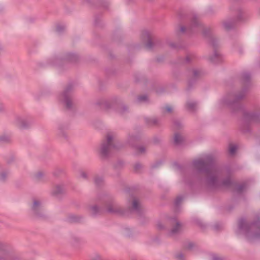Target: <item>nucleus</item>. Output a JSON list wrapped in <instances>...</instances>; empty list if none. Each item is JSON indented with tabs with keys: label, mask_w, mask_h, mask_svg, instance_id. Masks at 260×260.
<instances>
[{
	"label": "nucleus",
	"mask_w": 260,
	"mask_h": 260,
	"mask_svg": "<svg viewBox=\"0 0 260 260\" xmlns=\"http://www.w3.org/2000/svg\"><path fill=\"white\" fill-rule=\"evenodd\" d=\"M223 26L226 29H229L231 27L232 25L228 22H224L223 23Z\"/></svg>",
	"instance_id": "a211bd4d"
},
{
	"label": "nucleus",
	"mask_w": 260,
	"mask_h": 260,
	"mask_svg": "<svg viewBox=\"0 0 260 260\" xmlns=\"http://www.w3.org/2000/svg\"><path fill=\"white\" fill-rule=\"evenodd\" d=\"M138 150L140 153H142L145 152V148L144 146H140L138 148Z\"/></svg>",
	"instance_id": "f3484780"
},
{
	"label": "nucleus",
	"mask_w": 260,
	"mask_h": 260,
	"mask_svg": "<svg viewBox=\"0 0 260 260\" xmlns=\"http://www.w3.org/2000/svg\"><path fill=\"white\" fill-rule=\"evenodd\" d=\"M63 190V187L60 185L55 186L52 190V193L54 195H57L61 193Z\"/></svg>",
	"instance_id": "9d476101"
},
{
	"label": "nucleus",
	"mask_w": 260,
	"mask_h": 260,
	"mask_svg": "<svg viewBox=\"0 0 260 260\" xmlns=\"http://www.w3.org/2000/svg\"><path fill=\"white\" fill-rule=\"evenodd\" d=\"M20 120V118H18V121L17 122L18 124H20L19 120Z\"/></svg>",
	"instance_id": "bb28decb"
},
{
	"label": "nucleus",
	"mask_w": 260,
	"mask_h": 260,
	"mask_svg": "<svg viewBox=\"0 0 260 260\" xmlns=\"http://www.w3.org/2000/svg\"><path fill=\"white\" fill-rule=\"evenodd\" d=\"M181 229V225L177 221L176 222V225L170 231L171 235L178 233Z\"/></svg>",
	"instance_id": "1a4fd4ad"
},
{
	"label": "nucleus",
	"mask_w": 260,
	"mask_h": 260,
	"mask_svg": "<svg viewBox=\"0 0 260 260\" xmlns=\"http://www.w3.org/2000/svg\"><path fill=\"white\" fill-rule=\"evenodd\" d=\"M108 210H109V212H112L113 211L112 210H111L110 209H109Z\"/></svg>",
	"instance_id": "cd10ccee"
},
{
	"label": "nucleus",
	"mask_w": 260,
	"mask_h": 260,
	"mask_svg": "<svg viewBox=\"0 0 260 260\" xmlns=\"http://www.w3.org/2000/svg\"><path fill=\"white\" fill-rule=\"evenodd\" d=\"M60 100L68 108L71 106V98L68 91H65L60 95Z\"/></svg>",
	"instance_id": "39448f33"
},
{
	"label": "nucleus",
	"mask_w": 260,
	"mask_h": 260,
	"mask_svg": "<svg viewBox=\"0 0 260 260\" xmlns=\"http://www.w3.org/2000/svg\"><path fill=\"white\" fill-rule=\"evenodd\" d=\"M193 165L199 170L206 172L209 183H212L215 181L218 174V171L216 169L209 166L205 161L200 159L194 160L193 162Z\"/></svg>",
	"instance_id": "f257e3e1"
},
{
	"label": "nucleus",
	"mask_w": 260,
	"mask_h": 260,
	"mask_svg": "<svg viewBox=\"0 0 260 260\" xmlns=\"http://www.w3.org/2000/svg\"><path fill=\"white\" fill-rule=\"evenodd\" d=\"M255 227L254 224H247L244 219H241L239 221L238 232L240 234H244L247 239L250 240L253 238H256L260 236V229L258 232L250 234V231Z\"/></svg>",
	"instance_id": "f03ea898"
},
{
	"label": "nucleus",
	"mask_w": 260,
	"mask_h": 260,
	"mask_svg": "<svg viewBox=\"0 0 260 260\" xmlns=\"http://www.w3.org/2000/svg\"><path fill=\"white\" fill-rule=\"evenodd\" d=\"M179 200V198H177L176 202H178Z\"/></svg>",
	"instance_id": "c756f323"
},
{
	"label": "nucleus",
	"mask_w": 260,
	"mask_h": 260,
	"mask_svg": "<svg viewBox=\"0 0 260 260\" xmlns=\"http://www.w3.org/2000/svg\"><path fill=\"white\" fill-rule=\"evenodd\" d=\"M147 100V96L144 95V96H140L139 98H138V100L139 101H146Z\"/></svg>",
	"instance_id": "412c9836"
},
{
	"label": "nucleus",
	"mask_w": 260,
	"mask_h": 260,
	"mask_svg": "<svg viewBox=\"0 0 260 260\" xmlns=\"http://www.w3.org/2000/svg\"><path fill=\"white\" fill-rule=\"evenodd\" d=\"M139 203L137 200L134 199L133 202V208L134 210H137L138 209Z\"/></svg>",
	"instance_id": "2eb2a0df"
},
{
	"label": "nucleus",
	"mask_w": 260,
	"mask_h": 260,
	"mask_svg": "<svg viewBox=\"0 0 260 260\" xmlns=\"http://www.w3.org/2000/svg\"><path fill=\"white\" fill-rule=\"evenodd\" d=\"M237 149V146L234 144H231L229 146V152L230 154H234Z\"/></svg>",
	"instance_id": "f8f14e48"
},
{
	"label": "nucleus",
	"mask_w": 260,
	"mask_h": 260,
	"mask_svg": "<svg viewBox=\"0 0 260 260\" xmlns=\"http://www.w3.org/2000/svg\"><path fill=\"white\" fill-rule=\"evenodd\" d=\"M57 31H60V30H59V28H58V27H57Z\"/></svg>",
	"instance_id": "c85d7f7f"
},
{
	"label": "nucleus",
	"mask_w": 260,
	"mask_h": 260,
	"mask_svg": "<svg viewBox=\"0 0 260 260\" xmlns=\"http://www.w3.org/2000/svg\"><path fill=\"white\" fill-rule=\"evenodd\" d=\"M10 249L6 244L0 242V260H9Z\"/></svg>",
	"instance_id": "20e7f679"
},
{
	"label": "nucleus",
	"mask_w": 260,
	"mask_h": 260,
	"mask_svg": "<svg viewBox=\"0 0 260 260\" xmlns=\"http://www.w3.org/2000/svg\"><path fill=\"white\" fill-rule=\"evenodd\" d=\"M186 106L188 110L193 111L197 107V104L193 101H188L187 102Z\"/></svg>",
	"instance_id": "9b49d317"
},
{
	"label": "nucleus",
	"mask_w": 260,
	"mask_h": 260,
	"mask_svg": "<svg viewBox=\"0 0 260 260\" xmlns=\"http://www.w3.org/2000/svg\"><path fill=\"white\" fill-rule=\"evenodd\" d=\"M43 174L42 173L39 172V173H38L36 175V177H37V178H38V179H39V178H40L41 176H43Z\"/></svg>",
	"instance_id": "5701e85b"
},
{
	"label": "nucleus",
	"mask_w": 260,
	"mask_h": 260,
	"mask_svg": "<svg viewBox=\"0 0 260 260\" xmlns=\"http://www.w3.org/2000/svg\"><path fill=\"white\" fill-rule=\"evenodd\" d=\"M80 176L83 178H86L87 177V174L86 172L84 171H81L80 172Z\"/></svg>",
	"instance_id": "aec40b11"
},
{
	"label": "nucleus",
	"mask_w": 260,
	"mask_h": 260,
	"mask_svg": "<svg viewBox=\"0 0 260 260\" xmlns=\"http://www.w3.org/2000/svg\"><path fill=\"white\" fill-rule=\"evenodd\" d=\"M3 109V106L2 105H0V110H2Z\"/></svg>",
	"instance_id": "a878e982"
},
{
	"label": "nucleus",
	"mask_w": 260,
	"mask_h": 260,
	"mask_svg": "<svg viewBox=\"0 0 260 260\" xmlns=\"http://www.w3.org/2000/svg\"><path fill=\"white\" fill-rule=\"evenodd\" d=\"M172 107L170 106H167L164 108V112H172Z\"/></svg>",
	"instance_id": "dca6fc26"
},
{
	"label": "nucleus",
	"mask_w": 260,
	"mask_h": 260,
	"mask_svg": "<svg viewBox=\"0 0 260 260\" xmlns=\"http://www.w3.org/2000/svg\"><path fill=\"white\" fill-rule=\"evenodd\" d=\"M7 176V174L6 173H2L0 174V180H4Z\"/></svg>",
	"instance_id": "6ab92c4d"
},
{
	"label": "nucleus",
	"mask_w": 260,
	"mask_h": 260,
	"mask_svg": "<svg viewBox=\"0 0 260 260\" xmlns=\"http://www.w3.org/2000/svg\"><path fill=\"white\" fill-rule=\"evenodd\" d=\"M221 59V57L220 56V54L217 51H215L213 55L210 56L209 58V60L213 62H217L219 61H220Z\"/></svg>",
	"instance_id": "6e6552de"
},
{
	"label": "nucleus",
	"mask_w": 260,
	"mask_h": 260,
	"mask_svg": "<svg viewBox=\"0 0 260 260\" xmlns=\"http://www.w3.org/2000/svg\"><path fill=\"white\" fill-rule=\"evenodd\" d=\"M113 136L111 134H108L106 136V139L104 140L98 149V153L102 156H106L110 149L113 147L112 145V140Z\"/></svg>",
	"instance_id": "7ed1b4c3"
},
{
	"label": "nucleus",
	"mask_w": 260,
	"mask_h": 260,
	"mask_svg": "<svg viewBox=\"0 0 260 260\" xmlns=\"http://www.w3.org/2000/svg\"><path fill=\"white\" fill-rule=\"evenodd\" d=\"M142 38L143 40H147L148 43L146 46L148 48H150L152 46V42L150 41V36L149 32L148 31H144L142 34Z\"/></svg>",
	"instance_id": "423d86ee"
},
{
	"label": "nucleus",
	"mask_w": 260,
	"mask_h": 260,
	"mask_svg": "<svg viewBox=\"0 0 260 260\" xmlns=\"http://www.w3.org/2000/svg\"><path fill=\"white\" fill-rule=\"evenodd\" d=\"M180 256L181 257V256H182V255H178V257H180Z\"/></svg>",
	"instance_id": "7c9ffc66"
},
{
	"label": "nucleus",
	"mask_w": 260,
	"mask_h": 260,
	"mask_svg": "<svg viewBox=\"0 0 260 260\" xmlns=\"http://www.w3.org/2000/svg\"><path fill=\"white\" fill-rule=\"evenodd\" d=\"M31 208L32 210L35 213H37L38 211L40 210L42 208L41 202L38 200H34Z\"/></svg>",
	"instance_id": "0eeeda50"
},
{
	"label": "nucleus",
	"mask_w": 260,
	"mask_h": 260,
	"mask_svg": "<svg viewBox=\"0 0 260 260\" xmlns=\"http://www.w3.org/2000/svg\"><path fill=\"white\" fill-rule=\"evenodd\" d=\"M182 139V137L179 134H176L174 136V142L176 144H179Z\"/></svg>",
	"instance_id": "ddd939ff"
},
{
	"label": "nucleus",
	"mask_w": 260,
	"mask_h": 260,
	"mask_svg": "<svg viewBox=\"0 0 260 260\" xmlns=\"http://www.w3.org/2000/svg\"><path fill=\"white\" fill-rule=\"evenodd\" d=\"M186 30V27H184V26H182L180 28V30L182 31V32H184Z\"/></svg>",
	"instance_id": "b1692460"
},
{
	"label": "nucleus",
	"mask_w": 260,
	"mask_h": 260,
	"mask_svg": "<svg viewBox=\"0 0 260 260\" xmlns=\"http://www.w3.org/2000/svg\"><path fill=\"white\" fill-rule=\"evenodd\" d=\"M198 24V21L196 19L192 22V25L194 26Z\"/></svg>",
	"instance_id": "393cba45"
},
{
	"label": "nucleus",
	"mask_w": 260,
	"mask_h": 260,
	"mask_svg": "<svg viewBox=\"0 0 260 260\" xmlns=\"http://www.w3.org/2000/svg\"><path fill=\"white\" fill-rule=\"evenodd\" d=\"M99 210V208L96 206H93L90 208V212L93 215L96 214Z\"/></svg>",
	"instance_id": "4468645a"
},
{
	"label": "nucleus",
	"mask_w": 260,
	"mask_h": 260,
	"mask_svg": "<svg viewBox=\"0 0 260 260\" xmlns=\"http://www.w3.org/2000/svg\"><path fill=\"white\" fill-rule=\"evenodd\" d=\"M99 181H102V178H95V180H94V181L95 182V183L96 184H99Z\"/></svg>",
	"instance_id": "4be33fe9"
}]
</instances>
